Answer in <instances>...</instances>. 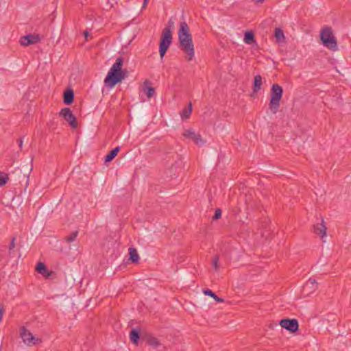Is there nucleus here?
Returning a JSON list of instances; mask_svg holds the SVG:
<instances>
[{
	"mask_svg": "<svg viewBox=\"0 0 351 351\" xmlns=\"http://www.w3.org/2000/svg\"><path fill=\"white\" fill-rule=\"evenodd\" d=\"M178 36L180 49L186 53L188 61L192 60L195 56L194 45L189 25L186 21L180 23Z\"/></svg>",
	"mask_w": 351,
	"mask_h": 351,
	"instance_id": "nucleus-1",
	"label": "nucleus"
},
{
	"mask_svg": "<svg viewBox=\"0 0 351 351\" xmlns=\"http://www.w3.org/2000/svg\"><path fill=\"white\" fill-rule=\"evenodd\" d=\"M123 64V58L118 57L104 80V84L106 86L112 88L125 78L127 71L122 70Z\"/></svg>",
	"mask_w": 351,
	"mask_h": 351,
	"instance_id": "nucleus-2",
	"label": "nucleus"
},
{
	"mask_svg": "<svg viewBox=\"0 0 351 351\" xmlns=\"http://www.w3.org/2000/svg\"><path fill=\"white\" fill-rule=\"evenodd\" d=\"M173 21L171 19H169L167 26H166L162 32L161 38L159 44V53L161 58L164 57L172 43L171 29L173 27Z\"/></svg>",
	"mask_w": 351,
	"mask_h": 351,
	"instance_id": "nucleus-3",
	"label": "nucleus"
},
{
	"mask_svg": "<svg viewBox=\"0 0 351 351\" xmlns=\"http://www.w3.org/2000/svg\"><path fill=\"white\" fill-rule=\"evenodd\" d=\"M282 93V88L279 84H274L272 85L271 88L269 108L273 114H276L278 110Z\"/></svg>",
	"mask_w": 351,
	"mask_h": 351,
	"instance_id": "nucleus-4",
	"label": "nucleus"
},
{
	"mask_svg": "<svg viewBox=\"0 0 351 351\" xmlns=\"http://www.w3.org/2000/svg\"><path fill=\"white\" fill-rule=\"evenodd\" d=\"M320 38L323 45L330 50L337 49V43L335 37L333 36L332 30L330 27H324L320 32Z\"/></svg>",
	"mask_w": 351,
	"mask_h": 351,
	"instance_id": "nucleus-5",
	"label": "nucleus"
},
{
	"mask_svg": "<svg viewBox=\"0 0 351 351\" xmlns=\"http://www.w3.org/2000/svg\"><path fill=\"white\" fill-rule=\"evenodd\" d=\"M19 335L23 343L27 346L32 347L41 343V339L31 332L25 326H21L19 328Z\"/></svg>",
	"mask_w": 351,
	"mask_h": 351,
	"instance_id": "nucleus-6",
	"label": "nucleus"
},
{
	"mask_svg": "<svg viewBox=\"0 0 351 351\" xmlns=\"http://www.w3.org/2000/svg\"><path fill=\"white\" fill-rule=\"evenodd\" d=\"M60 116L62 117L70 125V126L75 129L77 127V122L75 116L72 113L69 108H64L59 112Z\"/></svg>",
	"mask_w": 351,
	"mask_h": 351,
	"instance_id": "nucleus-7",
	"label": "nucleus"
},
{
	"mask_svg": "<svg viewBox=\"0 0 351 351\" xmlns=\"http://www.w3.org/2000/svg\"><path fill=\"white\" fill-rule=\"evenodd\" d=\"M40 41V37L38 34H28L21 37L19 43L23 46H28L38 43Z\"/></svg>",
	"mask_w": 351,
	"mask_h": 351,
	"instance_id": "nucleus-8",
	"label": "nucleus"
},
{
	"mask_svg": "<svg viewBox=\"0 0 351 351\" xmlns=\"http://www.w3.org/2000/svg\"><path fill=\"white\" fill-rule=\"evenodd\" d=\"M280 325L282 328H284L291 332H294L298 329V322L294 319H282L280 321Z\"/></svg>",
	"mask_w": 351,
	"mask_h": 351,
	"instance_id": "nucleus-9",
	"label": "nucleus"
},
{
	"mask_svg": "<svg viewBox=\"0 0 351 351\" xmlns=\"http://www.w3.org/2000/svg\"><path fill=\"white\" fill-rule=\"evenodd\" d=\"M183 136L192 140L196 145H203L204 143L202 138L201 135L198 133H195L192 130H186L183 133Z\"/></svg>",
	"mask_w": 351,
	"mask_h": 351,
	"instance_id": "nucleus-10",
	"label": "nucleus"
},
{
	"mask_svg": "<svg viewBox=\"0 0 351 351\" xmlns=\"http://www.w3.org/2000/svg\"><path fill=\"white\" fill-rule=\"evenodd\" d=\"M74 93L71 88H68L63 94V101L66 105H71L73 102Z\"/></svg>",
	"mask_w": 351,
	"mask_h": 351,
	"instance_id": "nucleus-11",
	"label": "nucleus"
},
{
	"mask_svg": "<svg viewBox=\"0 0 351 351\" xmlns=\"http://www.w3.org/2000/svg\"><path fill=\"white\" fill-rule=\"evenodd\" d=\"M315 232L323 239L326 236V227L322 221L315 226Z\"/></svg>",
	"mask_w": 351,
	"mask_h": 351,
	"instance_id": "nucleus-12",
	"label": "nucleus"
},
{
	"mask_svg": "<svg viewBox=\"0 0 351 351\" xmlns=\"http://www.w3.org/2000/svg\"><path fill=\"white\" fill-rule=\"evenodd\" d=\"M263 84L262 77L260 75H256L254 79V84L252 86V90L254 93H257L261 88Z\"/></svg>",
	"mask_w": 351,
	"mask_h": 351,
	"instance_id": "nucleus-13",
	"label": "nucleus"
},
{
	"mask_svg": "<svg viewBox=\"0 0 351 351\" xmlns=\"http://www.w3.org/2000/svg\"><path fill=\"white\" fill-rule=\"evenodd\" d=\"M149 82L148 80H145L144 82V86L143 87V90L144 93L147 95L148 98H151L154 97L155 95V88L152 86H148L147 84H148Z\"/></svg>",
	"mask_w": 351,
	"mask_h": 351,
	"instance_id": "nucleus-14",
	"label": "nucleus"
},
{
	"mask_svg": "<svg viewBox=\"0 0 351 351\" xmlns=\"http://www.w3.org/2000/svg\"><path fill=\"white\" fill-rule=\"evenodd\" d=\"M317 287L316 282L314 279H309L305 284L304 289V291L309 293L313 291Z\"/></svg>",
	"mask_w": 351,
	"mask_h": 351,
	"instance_id": "nucleus-15",
	"label": "nucleus"
},
{
	"mask_svg": "<svg viewBox=\"0 0 351 351\" xmlns=\"http://www.w3.org/2000/svg\"><path fill=\"white\" fill-rule=\"evenodd\" d=\"M36 271L45 277H48L50 275L48 269L43 263H39L36 268Z\"/></svg>",
	"mask_w": 351,
	"mask_h": 351,
	"instance_id": "nucleus-16",
	"label": "nucleus"
},
{
	"mask_svg": "<svg viewBox=\"0 0 351 351\" xmlns=\"http://www.w3.org/2000/svg\"><path fill=\"white\" fill-rule=\"evenodd\" d=\"M243 40L246 44L248 45L256 43L254 33L252 32H246L244 35Z\"/></svg>",
	"mask_w": 351,
	"mask_h": 351,
	"instance_id": "nucleus-17",
	"label": "nucleus"
},
{
	"mask_svg": "<svg viewBox=\"0 0 351 351\" xmlns=\"http://www.w3.org/2000/svg\"><path fill=\"white\" fill-rule=\"evenodd\" d=\"M192 112V104L189 103L187 107H185L181 112L182 119H189Z\"/></svg>",
	"mask_w": 351,
	"mask_h": 351,
	"instance_id": "nucleus-18",
	"label": "nucleus"
},
{
	"mask_svg": "<svg viewBox=\"0 0 351 351\" xmlns=\"http://www.w3.org/2000/svg\"><path fill=\"white\" fill-rule=\"evenodd\" d=\"M274 36L278 42H283L285 38L284 32L280 28L275 29Z\"/></svg>",
	"mask_w": 351,
	"mask_h": 351,
	"instance_id": "nucleus-19",
	"label": "nucleus"
},
{
	"mask_svg": "<svg viewBox=\"0 0 351 351\" xmlns=\"http://www.w3.org/2000/svg\"><path fill=\"white\" fill-rule=\"evenodd\" d=\"M129 255H130V260L133 263L137 262L139 259V256H138L136 250L134 248L129 249Z\"/></svg>",
	"mask_w": 351,
	"mask_h": 351,
	"instance_id": "nucleus-20",
	"label": "nucleus"
},
{
	"mask_svg": "<svg viewBox=\"0 0 351 351\" xmlns=\"http://www.w3.org/2000/svg\"><path fill=\"white\" fill-rule=\"evenodd\" d=\"M8 180L9 178L6 173L3 172H0V187H2L4 185H5Z\"/></svg>",
	"mask_w": 351,
	"mask_h": 351,
	"instance_id": "nucleus-21",
	"label": "nucleus"
},
{
	"mask_svg": "<svg viewBox=\"0 0 351 351\" xmlns=\"http://www.w3.org/2000/svg\"><path fill=\"white\" fill-rule=\"evenodd\" d=\"M130 340L134 343H136L138 341V339L139 338L138 332L134 329L132 330L130 335Z\"/></svg>",
	"mask_w": 351,
	"mask_h": 351,
	"instance_id": "nucleus-22",
	"label": "nucleus"
},
{
	"mask_svg": "<svg viewBox=\"0 0 351 351\" xmlns=\"http://www.w3.org/2000/svg\"><path fill=\"white\" fill-rule=\"evenodd\" d=\"M148 342L151 346L154 347H157L160 344L158 340L154 337H150L148 340Z\"/></svg>",
	"mask_w": 351,
	"mask_h": 351,
	"instance_id": "nucleus-23",
	"label": "nucleus"
},
{
	"mask_svg": "<svg viewBox=\"0 0 351 351\" xmlns=\"http://www.w3.org/2000/svg\"><path fill=\"white\" fill-rule=\"evenodd\" d=\"M77 235V232H73L71 234H69V236L66 237V240L68 242H71L75 239Z\"/></svg>",
	"mask_w": 351,
	"mask_h": 351,
	"instance_id": "nucleus-24",
	"label": "nucleus"
},
{
	"mask_svg": "<svg viewBox=\"0 0 351 351\" xmlns=\"http://www.w3.org/2000/svg\"><path fill=\"white\" fill-rule=\"evenodd\" d=\"M218 261H219V258L218 256H215L213 259V261H212V264H213V266L214 267V269L215 270H217L218 268H219V264H218Z\"/></svg>",
	"mask_w": 351,
	"mask_h": 351,
	"instance_id": "nucleus-25",
	"label": "nucleus"
},
{
	"mask_svg": "<svg viewBox=\"0 0 351 351\" xmlns=\"http://www.w3.org/2000/svg\"><path fill=\"white\" fill-rule=\"evenodd\" d=\"M115 156L116 155H106L104 160L105 163L108 165V162H111L114 158Z\"/></svg>",
	"mask_w": 351,
	"mask_h": 351,
	"instance_id": "nucleus-26",
	"label": "nucleus"
},
{
	"mask_svg": "<svg viewBox=\"0 0 351 351\" xmlns=\"http://www.w3.org/2000/svg\"><path fill=\"white\" fill-rule=\"evenodd\" d=\"M203 293L204 295L210 296L212 298H213L215 295V293L210 289H204L203 291Z\"/></svg>",
	"mask_w": 351,
	"mask_h": 351,
	"instance_id": "nucleus-27",
	"label": "nucleus"
},
{
	"mask_svg": "<svg viewBox=\"0 0 351 351\" xmlns=\"http://www.w3.org/2000/svg\"><path fill=\"white\" fill-rule=\"evenodd\" d=\"M119 151H120V147L117 146L114 148H113L112 149H111L110 151H109L108 154H118L119 152Z\"/></svg>",
	"mask_w": 351,
	"mask_h": 351,
	"instance_id": "nucleus-28",
	"label": "nucleus"
},
{
	"mask_svg": "<svg viewBox=\"0 0 351 351\" xmlns=\"http://www.w3.org/2000/svg\"><path fill=\"white\" fill-rule=\"evenodd\" d=\"M221 216V211L220 209H217L214 215L215 219H219Z\"/></svg>",
	"mask_w": 351,
	"mask_h": 351,
	"instance_id": "nucleus-29",
	"label": "nucleus"
},
{
	"mask_svg": "<svg viewBox=\"0 0 351 351\" xmlns=\"http://www.w3.org/2000/svg\"><path fill=\"white\" fill-rule=\"evenodd\" d=\"M213 298L218 302H222L223 301L222 299L219 298L215 294L214 295V297Z\"/></svg>",
	"mask_w": 351,
	"mask_h": 351,
	"instance_id": "nucleus-30",
	"label": "nucleus"
},
{
	"mask_svg": "<svg viewBox=\"0 0 351 351\" xmlns=\"http://www.w3.org/2000/svg\"><path fill=\"white\" fill-rule=\"evenodd\" d=\"M3 313H4V309L3 307H0V322L1 321L2 319V317H3Z\"/></svg>",
	"mask_w": 351,
	"mask_h": 351,
	"instance_id": "nucleus-31",
	"label": "nucleus"
},
{
	"mask_svg": "<svg viewBox=\"0 0 351 351\" xmlns=\"http://www.w3.org/2000/svg\"><path fill=\"white\" fill-rule=\"evenodd\" d=\"M149 0H144L142 8L144 9L147 7Z\"/></svg>",
	"mask_w": 351,
	"mask_h": 351,
	"instance_id": "nucleus-32",
	"label": "nucleus"
},
{
	"mask_svg": "<svg viewBox=\"0 0 351 351\" xmlns=\"http://www.w3.org/2000/svg\"><path fill=\"white\" fill-rule=\"evenodd\" d=\"M14 247V239H12L10 245V249H13Z\"/></svg>",
	"mask_w": 351,
	"mask_h": 351,
	"instance_id": "nucleus-33",
	"label": "nucleus"
},
{
	"mask_svg": "<svg viewBox=\"0 0 351 351\" xmlns=\"http://www.w3.org/2000/svg\"><path fill=\"white\" fill-rule=\"evenodd\" d=\"M265 0H254L256 3H263Z\"/></svg>",
	"mask_w": 351,
	"mask_h": 351,
	"instance_id": "nucleus-34",
	"label": "nucleus"
},
{
	"mask_svg": "<svg viewBox=\"0 0 351 351\" xmlns=\"http://www.w3.org/2000/svg\"><path fill=\"white\" fill-rule=\"evenodd\" d=\"M84 36H85V38H87V36H88V33L87 32H85L84 33Z\"/></svg>",
	"mask_w": 351,
	"mask_h": 351,
	"instance_id": "nucleus-35",
	"label": "nucleus"
},
{
	"mask_svg": "<svg viewBox=\"0 0 351 351\" xmlns=\"http://www.w3.org/2000/svg\"><path fill=\"white\" fill-rule=\"evenodd\" d=\"M22 145V141L20 140L19 146L21 147Z\"/></svg>",
	"mask_w": 351,
	"mask_h": 351,
	"instance_id": "nucleus-36",
	"label": "nucleus"
}]
</instances>
